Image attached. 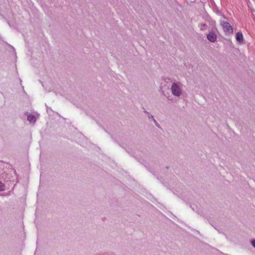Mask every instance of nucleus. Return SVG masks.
Returning a JSON list of instances; mask_svg holds the SVG:
<instances>
[{"instance_id": "1", "label": "nucleus", "mask_w": 255, "mask_h": 255, "mask_svg": "<svg viewBox=\"0 0 255 255\" xmlns=\"http://www.w3.org/2000/svg\"><path fill=\"white\" fill-rule=\"evenodd\" d=\"M172 93L176 96H179L181 93V89L176 84L173 83L171 87Z\"/></svg>"}, {"instance_id": "2", "label": "nucleus", "mask_w": 255, "mask_h": 255, "mask_svg": "<svg viewBox=\"0 0 255 255\" xmlns=\"http://www.w3.org/2000/svg\"><path fill=\"white\" fill-rule=\"evenodd\" d=\"M222 25L224 31L230 33H232L233 32L232 26L229 23L224 22L222 24Z\"/></svg>"}, {"instance_id": "3", "label": "nucleus", "mask_w": 255, "mask_h": 255, "mask_svg": "<svg viewBox=\"0 0 255 255\" xmlns=\"http://www.w3.org/2000/svg\"><path fill=\"white\" fill-rule=\"evenodd\" d=\"M207 38L211 42H214L217 40V35L213 32H210L207 35Z\"/></svg>"}, {"instance_id": "4", "label": "nucleus", "mask_w": 255, "mask_h": 255, "mask_svg": "<svg viewBox=\"0 0 255 255\" xmlns=\"http://www.w3.org/2000/svg\"><path fill=\"white\" fill-rule=\"evenodd\" d=\"M236 40L238 42L242 43L243 41V35L242 32H238L236 34Z\"/></svg>"}, {"instance_id": "5", "label": "nucleus", "mask_w": 255, "mask_h": 255, "mask_svg": "<svg viewBox=\"0 0 255 255\" xmlns=\"http://www.w3.org/2000/svg\"><path fill=\"white\" fill-rule=\"evenodd\" d=\"M27 121L30 123H35L36 121V118L33 115H30L27 117Z\"/></svg>"}, {"instance_id": "6", "label": "nucleus", "mask_w": 255, "mask_h": 255, "mask_svg": "<svg viewBox=\"0 0 255 255\" xmlns=\"http://www.w3.org/2000/svg\"><path fill=\"white\" fill-rule=\"evenodd\" d=\"M4 189V185L0 181V191H3Z\"/></svg>"}, {"instance_id": "7", "label": "nucleus", "mask_w": 255, "mask_h": 255, "mask_svg": "<svg viewBox=\"0 0 255 255\" xmlns=\"http://www.w3.org/2000/svg\"><path fill=\"white\" fill-rule=\"evenodd\" d=\"M252 244L253 246L255 248V240H254L252 242Z\"/></svg>"}]
</instances>
